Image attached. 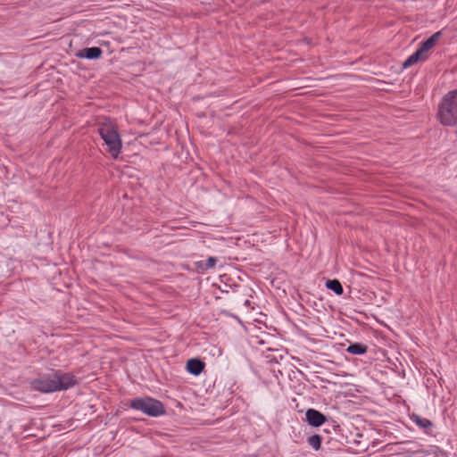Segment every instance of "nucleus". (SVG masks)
I'll list each match as a JSON object with an SVG mask.
<instances>
[{
  "mask_svg": "<svg viewBox=\"0 0 457 457\" xmlns=\"http://www.w3.org/2000/svg\"><path fill=\"white\" fill-rule=\"evenodd\" d=\"M437 119L444 126L457 125V89L444 96L438 104Z\"/></svg>",
  "mask_w": 457,
  "mask_h": 457,
  "instance_id": "f257e3e1",
  "label": "nucleus"
},
{
  "mask_svg": "<svg viewBox=\"0 0 457 457\" xmlns=\"http://www.w3.org/2000/svg\"><path fill=\"white\" fill-rule=\"evenodd\" d=\"M98 132L107 145V151L116 159L120 153L122 143L115 124L112 120H106L99 125Z\"/></svg>",
  "mask_w": 457,
  "mask_h": 457,
  "instance_id": "f03ea898",
  "label": "nucleus"
},
{
  "mask_svg": "<svg viewBox=\"0 0 457 457\" xmlns=\"http://www.w3.org/2000/svg\"><path fill=\"white\" fill-rule=\"evenodd\" d=\"M129 407L151 417H158L165 413L164 405L152 397L135 398L130 401Z\"/></svg>",
  "mask_w": 457,
  "mask_h": 457,
  "instance_id": "7ed1b4c3",
  "label": "nucleus"
},
{
  "mask_svg": "<svg viewBox=\"0 0 457 457\" xmlns=\"http://www.w3.org/2000/svg\"><path fill=\"white\" fill-rule=\"evenodd\" d=\"M440 30L433 34L429 38L421 43L420 46L410 55L403 63V67L407 69L420 62H424L428 58V52L432 49L441 37Z\"/></svg>",
  "mask_w": 457,
  "mask_h": 457,
  "instance_id": "20e7f679",
  "label": "nucleus"
},
{
  "mask_svg": "<svg viewBox=\"0 0 457 457\" xmlns=\"http://www.w3.org/2000/svg\"><path fill=\"white\" fill-rule=\"evenodd\" d=\"M32 386L35 390L43 392V393H51L58 391V386L55 384L54 375L48 378H42L38 379H35L32 382Z\"/></svg>",
  "mask_w": 457,
  "mask_h": 457,
  "instance_id": "39448f33",
  "label": "nucleus"
},
{
  "mask_svg": "<svg viewBox=\"0 0 457 457\" xmlns=\"http://www.w3.org/2000/svg\"><path fill=\"white\" fill-rule=\"evenodd\" d=\"M55 384L58 386V391L66 390L73 386L76 383L74 376L70 373H62L57 371L54 374Z\"/></svg>",
  "mask_w": 457,
  "mask_h": 457,
  "instance_id": "423d86ee",
  "label": "nucleus"
},
{
  "mask_svg": "<svg viewBox=\"0 0 457 457\" xmlns=\"http://www.w3.org/2000/svg\"><path fill=\"white\" fill-rule=\"evenodd\" d=\"M305 415L309 425L312 427H320L327 420L324 414L314 409L307 410Z\"/></svg>",
  "mask_w": 457,
  "mask_h": 457,
  "instance_id": "0eeeda50",
  "label": "nucleus"
},
{
  "mask_svg": "<svg viewBox=\"0 0 457 457\" xmlns=\"http://www.w3.org/2000/svg\"><path fill=\"white\" fill-rule=\"evenodd\" d=\"M103 54V51L100 47H87L82 50H80L77 56L79 58H86L88 60H95L98 59Z\"/></svg>",
  "mask_w": 457,
  "mask_h": 457,
  "instance_id": "6e6552de",
  "label": "nucleus"
},
{
  "mask_svg": "<svg viewBox=\"0 0 457 457\" xmlns=\"http://www.w3.org/2000/svg\"><path fill=\"white\" fill-rule=\"evenodd\" d=\"M204 369V363L198 359H190L187 362V370L193 375H199Z\"/></svg>",
  "mask_w": 457,
  "mask_h": 457,
  "instance_id": "1a4fd4ad",
  "label": "nucleus"
},
{
  "mask_svg": "<svg viewBox=\"0 0 457 457\" xmlns=\"http://www.w3.org/2000/svg\"><path fill=\"white\" fill-rule=\"evenodd\" d=\"M411 420L421 428L428 429L432 428V422L429 420L422 418L418 414H412Z\"/></svg>",
  "mask_w": 457,
  "mask_h": 457,
  "instance_id": "9d476101",
  "label": "nucleus"
},
{
  "mask_svg": "<svg viewBox=\"0 0 457 457\" xmlns=\"http://www.w3.org/2000/svg\"><path fill=\"white\" fill-rule=\"evenodd\" d=\"M367 350H368V346L363 344H360V343L351 344L346 348V351L349 353L356 354V355L363 354L367 352Z\"/></svg>",
  "mask_w": 457,
  "mask_h": 457,
  "instance_id": "9b49d317",
  "label": "nucleus"
},
{
  "mask_svg": "<svg viewBox=\"0 0 457 457\" xmlns=\"http://www.w3.org/2000/svg\"><path fill=\"white\" fill-rule=\"evenodd\" d=\"M326 287L329 290H332L337 295H341L344 293L343 287L337 279H328L326 282Z\"/></svg>",
  "mask_w": 457,
  "mask_h": 457,
  "instance_id": "f8f14e48",
  "label": "nucleus"
},
{
  "mask_svg": "<svg viewBox=\"0 0 457 457\" xmlns=\"http://www.w3.org/2000/svg\"><path fill=\"white\" fill-rule=\"evenodd\" d=\"M217 262V259L215 257H209L206 262H200L197 263V267L202 269L203 270H206L208 269H212L215 267Z\"/></svg>",
  "mask_w": 457,
  "mask_h": 457,
  "instance_id": "ddd939ff",
  "label": "nucleus"
},
{
  "mask_svg": "<svg viewBox=\"0 0 457 457\" xmlns=\"http://www.w3.org/2000/svg\"><path fill=\"white\" fill-rule=\"evenodd\" d=\"M321 440V436L320 435L315 434L309 436L307 442L314 450L317 451L320 448Z\"/></svg>",
  "mask_w": 457,
  "mask_h": 457,
  "instance_id": "4468645a",
  "label": "nucleus"
}]
</instances>
